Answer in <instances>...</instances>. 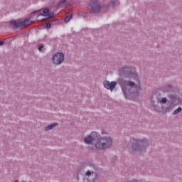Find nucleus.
I'll return each instance as SVG.
<instances>
[{"label": "nucleus", "instance_id": "1", "mask_svg": "<svg viewBox=\"0 0 182 182\" xmlns=\"http://www.w3.org/2000/svg\"><path fill=\"white\" fill-rule=\"evenodd\" d=\"M119 85H121L122 92L125 95L129 93L132 96H139L141 89L140 85H136L134 82L122 80L120 81Z\"/></svg>", "mask_w": 182, "mask_h": 182}, {"label": "nucleus", "instance_id": "2", "mask_svg": "<svg viewBox=\"0 0 182 182\" xmlns=\"http://www.w3.org/2000/svg\"><path fill=\"white\" fill-rule=\"evenodd\" d=\"M144 141L145 140L140 141L139 139H132L131 140V143L127 145V147L129 149V151L132 154H134V153L141 154L145 151L144 147Z\"/></svg>", "mask_w": 182, "mask_h": 182}, {"label": "nucleus", "instance_id": "3", "mask_svg": "<svg viewBox=\"0 0 182 182\" xmlns=\"http://www.w3.org/2000/svg\"><path fill=\"white\" fill-rule=\"evenodd\" d=\"M112 145L113 141L110 136H103L97 139L95 147L97 151L107 150V149H110Z\"/></svg>", "mask_w": 182, "mask_h": 182}, {"label": "nucleus", "instance_id": "4", "mask_svg": "<svg viewBox=\"0 0 182 182\" xmlns=\"http://www.w3.org/2000/svg\"><path fill=\"white\" fill-rule=\"evenodd\" d=\"M89 6L92 14H97V12H100L101 8L99 0H90Z\"/></svg>", "mask_w": 182, "mask_h": 182}, {"label": "nucleus", "instance_id": "5", "mask_svg": "<svg viewBox=\"0 0 182 182\" xmlns=\"http://www.w3.org/2000/svg\"><path fill=\"white\" fill-rule=\"evenodd\" d=\"M97 178V173L94 171L87 170L84 177V182H95Z\"/></svg>", "mask_w": 182, "mask_h": 182}, {"label": "nucleus", "instance_id": "6", "mask_svg": "<svg viewBox=\"0 0 182 182\" xmlns=\"http://www.w3.org/2000/svg\"><path fill=\"white\" fill-rule=\"evenodd\" d=\"M52 60L54 65H61L65 60V55L62 53H57L53 55Z\"/></svg>", "mask_w": 182, "mask_h": 182}, {"label": "nucleus", "instance_id": "7", "mask_svg": "<svg viewBox=\"0 0 182 182\" xmlns=\"http://www.w3.org/2000/svg\"><path fill=\"white\" fill-rule=\"evenodd\" d=\"M100 136L97 132H92L90 135L84 137V143H85V144H92V141L96 140Z\"/></svg>", "mask_w": 182, "mask_h": 182}, {"label": "nucleus", "instance_id": "8", "mask_svg": "<svg viewBox=\"0 0 182 182\" xmlns=\"http://www.w3.org/2000/svg\"><path fill=\"white\" fill-rule=\"evenodd\" d=\"M124 72H128V76L130 79H134V80H139V75H137V73L134 68H132L128 67L127 70L126 68L124 69Z\"/></svg>", "mask_w": 182, "mask_h": 182}, {"label": "nucleus", "instance_id": "9", "mask_svg": "<svg viewBox=\"0 0 182 182\" xmlns=\"http://www.w3.org/2000/svg\"><path fill=\"white\" fill-rule=\"evenodd\" d=\"M116 85H117L116 81H112L110 82L109 81L105 80L103 82L104 87L108 90H110L111 92L116 87Z\"/></svg>", "mask_w": 182, "mask_h": 182}, {"label": "nucleus", "instance_id": "10", "mask_svg": "<svg viewBox=\"0 0 182 182\" xmlns=\"http://www.w3.org/2000/svg\"><path fill=\"white\" fill-rule=\"evenodd\" d=\"M43 13L45 14H38V18H39V16H44L45 19H52V18H53V13H49V9L48 8L43 9Z\"/></svg>", "mask_w": 182, "mask_h": 182}, {"label": "nucleus", "instance_id": "11", "mask_svg": "<svg viewBox=\"0 0 182 182\" xmlns=\"http://www.w3.org/2000/svg\"><path fill=\"white\" fill-rule=\"evenodd\" d=\"M10 23L13 25L14 28H20L21 29H22V28H25L23 26V22H17L16 21L13 20L10 21Z\"/></svg>", "mask_w": 182, "mask_h": 182}, {"label": "nucleus", "instance_id": "12", "mask_svg": "<svg viewBox=\"0 0 182 182\" xmlns=\"http://www.w3.org/2000/svg\"><path fill=\"white\" fill-rule=\"evenodd\" d=\"M173 88L171 85L164 86L161 88V92L163 93H170L171 92H173Z\"/></svg>", "mask_w": 182, "mask_h": 182}, {"label": "nucleus", "instance_id": "13", "mask_svg": "<svg viewBox=\"0 0 182 182\" xmlns=\"http://www.w3.org/2000/svg\"><path fill=\"white\" fill-rule=\"evenodd\" d=\"M169 98L172 103H177V105H178V103H181V100H180L177 96L169 95Z\"/></svg>", "mask_w": 182, "mask_h": 182}, {"label": "nucleus", "instance_id": "14", "mask_svg": "<svg viewBox=\"0 0 182 182\" xmlns=\"http://www.w3.org/2000/svg\"><path fill=\"white\" fill-rule=\"evenodd\" d=\"M56 126H58V124L56 123L52 124L51 125H48L45 128V131L49 132V130H52V129H53L54 127H56Z\"/></svg>", "mask_w": 182, "mask_h": 182}, {"label": "nucleus", "instance_id": "15", "mask_svg": "<svg viewBox=\"0 0 182 182\" xmlns=\"http://www.w3.org/2000/svg\"><path fill=\"white\" fill-rule=\"evenodd\" d=\"M158 103H161V104H163V105L167 103V98L163 97L161 99L158 100Z\"/></svg>", "mask_w": 182, "mask_h": 182}, {"label": "nucleus", "instance_id": "16", "mask_svg": "<svg viewBox=\"0 0 182 182\" xmlns=\"http://www.w3.org/2000/svg\"><path fill=\"white\" fill-rule=\"evenodd\" d=\"M181 110H182L181 107H178V108L172 113L173 116H176V114H178V113H180V112H181Z\"/></svg>", "mask_w": 182, "mask_h": 182}, {"label": "nucleus", "instance_id": "17", "mask_svg": "<svg viewBox=\"0 0 182 182\" xmlns=\"http://www.w3.org/2000/svg\"><path fill=\"white\" fill-rule=\"evenodd\" d=\"M23 25L25 26H28V25H31V20L29 19H26L23 22Z\"/></svg>", "mask_w": 182, "mask_h": 182}, {"label": "nucleus", "instance_id": "18", "mask_svg": "<svg viewBox=\"0 0 182 182\" xmlns=\"http://www.w3.org/2000/svg\"><path fill=\"white\" fill-rule=\"evenodd\" d=\"M38 49L39 52H44L45 47H43V46L42 44H41L38 46Z\"/></svg>", "mask_w": 182, "mask_h": 182}, {"label": "nucleus", "instance_id": "19", "mask_svg": "<svg viewBox=\"0 0 182 182\" xmlns=\"http://www.w3.org/2000/svg\"><path fill=\"white\" fill-rule=\"evenodd\" d=\"M111 2L113 7L117 6V5L119 4L117 0H112Z\"/></svg>", "mask_w": 182, "mask_h": 182}, {"label": "nucleus", "instance_id": "20", "mask_svg": "<svg viewBox=\"0 0 182 182\" xmlns=\"http://www.w3.org/2000/svg\"><path fill=\"white\" fill-rule=\"evenodd\" d=\"M72 18V14L71 15H69V16H67L65 18V22H68L69 21H70V18Z\"/></svg>", "mask_w": 182, "mask_h": 182}, {"label": "nucleus", "instance_id": "21", "mask_svg": "<svg viewBox=\"0 0 182 182\" xmlns=\"http://www.w3.org/2000/svg\"><path fill=\"white\" fill-rule=\"evenodd\" d=\"M151 103L154 109H155V110H157V107L156 106V105H154V100H153V98H151Z\"/></svg>", "mask_w": 182, "mask_h": 182}, {"label": "nucleus", "instance_id": "22", "mask_svg": "<svg viewBox=\"0 0 182 182\" xmlns=\"http://www.w3.org/2000/svg\"><path fill=\"white\" fill-rule=\"evenodd\" d=\"M64 4H66V0H60L59 5H64Z\"/></svg>", "mask_w": 182, "mask_h": 182}, {"label": "nucleus", "instance_id": "23", "mask_svg": "<svg viewBox=\"0 0 182 182\" xmlns=\"http://www.w3.org/2000/svg\"><path fill=\"white\" fill-rule=\"evenodd\" d=\"M46 27L47 28V29H50V23H46Z\"/></svg>", "mask_w": 182, "mask_h": 182}, {"label": "nucleus", "instance_id": "24", "mask_svg": "<svg viewBox=\"0 0 182 182\" xmlns=\"http://www.w3.org/2000/svg\"><path fill=\"white\" fill-rule=\"evenodd\" d=\"M4 45V41H0V46H2Z\"/></svg>", "mask_w": 182, "mask_h": 182}, {"label": "nucleus", "instance_id": "25", "mask_svg": "<svg viewBox=\"0 0 182 182\" xmlns=\"http://www.w3.org/2000/svg\"><path fill=\"white\" fill-rule=\"evenodd\" d=\"M77 180H79V173L77 176Z\"/></svg>", "mask_w": 182, "mask_h": 182}]
</instances>
